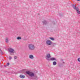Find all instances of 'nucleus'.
Listing matches in <instances>:
<instances>
[{"label": "nucleus", "instance_id": "ddd939ff", "mask_svg": "<svg viewBox=\"0 0 80 80\" xmlns=\"http://www.w3.org/2000/svg\"><path fill=\"white\" fill-rule=\"evenodd\" d=\"M50 40H54L55 39L53 38L50 37L49 38Z\"/></svg>", "mask_w": 80, "mask_h": 80}, {"label": "nucleus", "instance_id": "1a4fd4ad", "mask_svg": "<svg viewBox=\"0 0 80 80\" xmlns=\"http://www.w3.org/2000/svg\"><path fill=\"white\" fill-rule=\"evenodd\" d=\"M49 60H52V61H53V60L56 61V59L54 58H50Z\"/></svg>", "mask_w": 80, "mask_h": 80}, {"label": "nucleus", "instance_id": "393cba45", "mask_svg": "<svg viewBox=\"0 0 80 80\" xmlns=\"http://www.w3.org/2000/svg\"><path fill=\"white\" fill-rule=\"evenodd\" d=\"M63 63H64V62H63Z\"/></svg>", "mask_w": 80, "mask_h": 80}, {"label": "nucleus", "instance_id": "4468645a", "mask_svg": "<svg viewBox=\"0 0 80 80\" xmlns=\"http://www.w3.org/2000/svg\"><path fill=\"white\" fill-rule=\"evenodd\" d=\"M21 37H19L18 38H17V39H18V40H20V39H21Z\"/></svg>", "mask_w": 80, "mask_h": 80}, {"label": "nucleus", "instance_id": "9d476101", "mask_svg": "<svg viewBox=\"0 0 80 80\" xmlns=\"http://www.w3.org/2000/svg\"><path fill=\"white\" fill-rule=\"evenodd\" d=\"M20 77L21 78H25V75H20Z\"/></svg>", "mask_w": 80, "mask_h": 80}, {"label": "nucleus", "instance_id": "b1692460", "mask_svg": "<svg viewBox=\"0 0 80 80\" xmlns=\"http://www.w3.org/2000/svg\"><path fill=\"white\" fill-rule=\"evenodd\" d=\"M10 54L11 55H12V54H11V53H10Z\"/></svg>", "mask_w": 80, "mask_h": 80}, {"label": "nucleus", "instance_id": "9b49d317", "mask_svg": "<svg viewBox=\"0 0 80 80\" xmlns=\"http://www.w3.org/2000/svg\"><path fill=\"white\" fill-rule=\"evenodd\" d=\"M5 42L6 43H8V38H6Z\"/></svg>", "mask_w": 80, "mask_h": 80}, {"label": "nucleus", "instance_id": "5701e85b", "mask_svg": "<svg viewBox=\"0 0 80 80\" xmlns=\"http://www.w3.org/2000/svg\"><path fill=\"white\" fill-rule=\"evenodd\" d=\"M4 67H7V66H4Z\"/></svg>", "mask_w": 80, "mask_h": 80}, {"label": "nucleus", "instance_id": "2eb2a0df", "mask_svg": "<svg viewBox=\"0 0 80 80\" xmlns=\"http://www.w3.org/2000/svg\"><path fill=\"white\" fill-rule=\"evenodd\" d=\"M0 53H1V54H3V52H2L1 49H0Z\"/></svg>", "mask_w": 80, "mask_h": 80}, {"label": "nucleus", "instance_id": "423d86ee", "mask_svg": "<svg viewBox=\"0 0 80 80\" xmlns=\"http://www.w3.org/2000/svg\"><path fill=\"white\" fill-rule=\"evenodd\" d=\"M50 57H51V56H50V54H47L46 55V59L48 60H49L50 58Z\"/></svg>", "mask_w": 80, "mask_h": 80}, {"label": "nucleus", "instance_id": "f03ea898", "mask_svg": "<svg viewBox=\"0 0 80 80\" xmlns=\"http://www.w3.org/2000/svg\"><path fill=\"white\" fill-rule=\"evenodd\" d=\"M72 7H73L74 10H75L77 12L78 14H80V10L77 7L75 6V5L74 4H72Z\"/></svg>", "mask_w": 80, "mask_h": 80}, {"label": "nucleus", "instance_id": "20e7f679", "mask_svg": "<svg viewBox=\"0 0 80 80\" xmlns=\"http://www.w3.org/2000/svg\"><path fill=\"white\" fill-rule=\"evenodd\" d=\"M46 43L48 45H51L52 44V42L50 40H48L46 41Z\"/></svg>", "mask_w": 80, "mask_h": 80}, {"label": "nucleus", "instance_id": "f257e3e1", "mask_svg": "<svg viewBox=\"0 0 80 80\" xmlns=\"http://www.w3.org/2000/svg\"><path fill=\"white\" fill-rule=\"evenodd\" d=\"M26 73L29 75V77H33L34 79H38L37 76L35 75V73L33 72L28 71L26 72Z\"/></svg>", "mask_w": 80, "mask_h": 80}, {"label": "nucleus", "instance_id": "a211bd4d", "mask_svg": "<svg viewBox=\"0 0 80 80\" xmlns=\"http://www.w3.org/2000/svg\"><path fill=\"white\" fill-rule=\"evenodd\" d=\"M78 62H80V58H78Z\"/></svg>", "mask_w": 80, "mask_h": 80}, {"label": "nucleus", "instance_id": "f3484780", "mask_svg": "<svg viewBox=\"0 0 80 80\" xmlns=\"http://www.w3.org/2000/svg\"><path fill=\"white\" fill-rule=\"evenodd\" d=\"M17 56H14V58L15 60H16V59H17Z\"/></svg>", "mask_w": 80, "mask_h": 80}, {"label": "nucleus", "instance_id": "dca6fc26", "mask_svg": "<svg viewBox=\"0 0 80 80\" xmlns=\"http://www.w3.org/2000/svg\"><path fill=\"white\" fill-rule=\"evenodd\" d=\"M12 57L9 56V60H11V59H12Z\"/></svg>", "mask_w": 80, "mask_h": 80}, {"label": "nucleus", "instance_id": "4be33fe9", "mask_svg": "<svg viewBox=\"0 0 80 80\" xmlns=\"http://www.w3.org/2000/svg\"><path fill=\"white\" fill-rule=\"evenodd\" d=\"M78 1H80V0H77Z\"/></svg>", "mask_w": 80, "mask_h": 80}, {"label": "nucleus", "instance_id": "412c9836", "mask_svg": "<svg viewBox=\"0 0 80 80\" xmlns=\"http://www.w3.org/2000/svg\"><path fill=\"white\" fill-rule=\"evenodd\" d=\"M61 61H63V59H61Z\"/></svg>", "mask_w": 80, "mask_h": 80}, {"label": "nucleus", "instance_id": "aec40b11", "mask_svg": "<svg viewBox=\"0 0 80 80\" xmlns=\"http://www.w3.org/2000/svg\"><path fill=\"white\" fill-rule=\"evenodd\" d=\"M9 65H10V63H7V65L8 66Z\"/></svg>", "mask_w": 80, "mask_h": 80}, {"label": "nucleus", "instance_id": "39448f33", "mask_svg": "<svg viewBox=\"0 0 80 80\" xmlns=\"http://www.w3.org/2000/svg\"><path fill=\"white\" fill-rule=\"evenodd\" d=\"M8 50L9 52H10V53H15L14 49H13L12 48H9L8 49Z\"/></svg>", "mask_w": 80, "mask_h": 80}, {"label": "nucleus", "instance_id": "6ab92c4d", "mask_svg": "<svg viewBox=\"0 0 80 80\" xmlns=\"http://www.w3.org/2000/svg\"><path fill=\"white\" fill-rule=\"evenodd\" d=\"M22 73V71H20L19 72H18V73Z\"/></svg>", "mask_w": 80, "mask_h": 80}, {"label": "nucleus", "instance_id": "7ed1b4c3", "mask_svg": "<svg viewBox=\"0 0 80 80\" xmlns=\"http://www.w3.org/2000/svg\"><path fill=\"white\" fill-rule=\"evenodd\" d=\"M28 48L30 50H33L35 48V46L33 44H30L28 45Z\"/></svg>", "mask_w": 80, "mask_h": 80}, {"label": "nucleus", "instance_id": "f8f14e48", "mask_svg": "<svg viewBox=\"0 0 80 80\" xmlns=\"http://www.w3.org/2000/svg\"><path fill=\"white\" fill-rule=\"evenodd\" d=\"M53 65H57V62L55 61H54L53 62Z\"/></svg>", "mask_w": 80, "mask_h": 80}, {"label": "nucleus", "instance_id": "6e6552de", "mask_svg": "<svg viewBox=\"0 0 80 80\" xmlns=\"http://www.w3.org/2000/svg\"><path fill=\"white\" fill-rule=\"evenodd\" d=\"M29 58H30V59H33L34 58V57L33 55H30L29 56Z\"/></svg>", "mask_w": 80, "mask_h": 80}, {"label": "nucleus", "instance_id": "0eeeda50", "mask_svg": "<svg viewBox=\"0 0 80 80\" xmlns=\"http://www.w3.org/2000/svg\"><path fill=\"white\" fill-rule=\"evenodd\" d=\"M42 22L43 23L44 25H47V22L45 20H44Z\"/></svg>", "mask_w": 80, "mask_h": 80}]
</instances>
